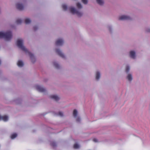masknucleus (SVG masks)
Wrapping results in <instances>:
<instances>
[{
  "label": "nucleus",
  "instance_id": "5701e85b",
  "mask_svg": "<svg viewBox=\"0 0 150 150\" xmlns=\"http://www.w3.org/2000/svg\"><path fill=\"white\" fill-rule=\"evenodd\" d=\"M62 8L64 11H66L67 9V6L66 5L63 4L62 5Z\"/></svg>",
  "mask_w": 150,
  "mask_h": 150
},
{
  "label": "nucleus",
  "instance_id": "c756f323",
  "mask_svg": "<svg viewBox=\"0 0 150 150\" xmlns=\"http://www.w3.org/2000/svg\"><path fill=\"white\" fill-rule=\"evenodd\" d=\"M80 118H77V119H76V121L77 122H79L80 121Z\"/></svg>",
  "mask_w": 150,
  "mask_h": 150
},
{
  "label": "nucleus",
  "instance_id": "4be33fe9",
  "mask_svg": "<svg viewBox=\"0 0 150 150\" xmlns=\"http://www.w3.org/2000/svg\"><path fill=\"white\" fill-rule=\"evenodd\" d=\"M79 145L77 144H74V148L75 149H78L79 148Z\"/></svg>",
  "mask_w": 150,
  "mask_h": 150
},
{
  "label": "nucleus",
  "instance_id": "b1692460",
  "mask_svg": "<svg viewBox=\"0 0 150 150\" xmlns=\"http://www.w3.org/2000/svg\"><path fill=\"white\" fill-rule=\"evenodd\" d=\"M129 67L128 66H127L126 68V70H125L126 72L127 73H128L129 72Z\"/></svg>",
  "mask_w": 150,
  "mask_h": 150
},
{
  "label": "nucleus",
  "instance_id": "6ab92c4d",
  "mask_svg": "<svg viewBox=\"0 0 150 150\" xmlns=\"http://www.w3.org/2000/svg\"><path fill=\"white\" fill-rule=\"evenodd\" d=\"M22 20L20 19H17L16 21V23L18 24H20L22 23Z\"/></svg>",
  "mask_w": 150,
  "mask_h": 150
},
{
  "label": "nucleus",
  "instance_id": "a878e982",
  "mask_svg": "<svg viewBox=\"0 0 150 150\" xmlns=\"http://www.w3.org/2000/svg\"><path fill=\"white\" fill-rule=\"evenodd\" d=\"M58 115L62 117L63 116V113L62 112H59Z\"/></svg>",
  "mask_w": 150,
  "mask_h": 150
},
{
  "label": "nucleus",
  "instance_id": "0eeeda50",
  "mask_svg": "<svg viewBox=\"0 0 150 150\" xmlns=\"http://www.w3.org/2000/svg\"><path fill=\"white\" fill-rule=\"evenodd\" d=\"M56 52L57 54L62 58H64V54L59 49H56Z\"/></svg>",
  "mask_w": 150,
  "mask_h": 150
},
{
  "label": "nucleus",
  "instance_id": "f03ea898",
  "mask_svg": "<svg viewBox=\"0 0 150 150\" xmlns=\"http://www.w3.org/2000/svg\"><path fill=\"white\" fill-rule=\"evenodd\" d=\"M11 32L8 31L5 33L0 32V38H4L6 40L9 41L12 38Z\"/></svg>",
  "mask_w": 150,
  "mask_h": 150
},
{
  "label": "nucleus",
  "instance_id": "c85d7f7f",
  "mask_svg": "<svg viewBox=\"0 0 150 150\" xmlns=\"http://www.w3.org/2000/svg\"><path fill=\"white\" fill-rule=\"evenodd\" d=\"M93 140L95 142H98L97 139L96 138L94 139Z\"/></svg>",
  "mask_w": 150,
  "mask_h": 150
},
{
  "label": "nucleus",
  "instance_id": "dca6fc26",
  "mask_svg": "<svg viewBox=\"0 0 150 150\" xmlns=\"http://www.w3.org/2000/svg\"><path fill=\"white\" fill-rule=\"evenodd\" d=\"M127 79L129 81H131L132 79V75L130 74H128L127 76Z\"/></svg>",
  "mask_w": 150,
  "mask_h": 150
},
{
  "label": "nucleus",
  "instance_id": "a211bd4d",
  "mask_svg": "<svg viewBox=\"0 0 150 150\" xmlns=\"http://www.w3.org/2000/svg\"><path fill=\"white\" fill-rule=\"evenodd\" d=\"M17 136L16 134L14 133L12 134L11 136V139H13L16 137Z\"/></svg>",
  "mask_w": 150,
  "mask_h": 150
},
{
  "label": "nucleus",
  "instance_id": "393cba45",
  "mask_svg": "<svg viewBox=\"0 0 150 150\" xmlns=\"http://www.w3.org/2000/svg\"><path fill=\"white\" fill-rule=\"evenodd\" d=\"M81 1L82 2L85 4H86L88 3L87 0H81Z\"/></svg>",
  "mask_w": 150,
  "mask_h": 150
},
{
  "label": "nucleus",
  "instance_id": "412c9836",
  "mask_svg": "<svg viewBox=\"0 0 150 150\" xmlns=\"http://www.w3.org/2000/svg\"><path fill=\"white\" fill-rule=\"evenodd\" d=\"M76 6L77 7L79 8H81L82 7L81 4L79 3H78L76 4Z\"/></svg>",
  "mask_w": 150,
  "mask_h": 150
},
{
  "label": "nucleus",
  "instance_id": "7c9ffc66",
  "mask_svg": "<svg viewBox=\"0 0 150 150\" xmlns=\"http://www.w3.org/2000/svg\"><path fill=\"white\" fill-rule=\"evenodd\" d=\"M2 116L0 115V120H1Z\"/></svg>",
  "mask_w": 150,
  "mask_h": 150
},
{
  "label": "nucleus",
  "instance_id": "423d86ee",
  "mask_svg": "<svg viewBox=\"0 0 150 150\" xmlns=\"http://www.w3.org/2000/svg\"><path fill=\"white\" fill-rule=\"evenodd\" d=\"M64 42L63 40L62 39H59L56 42L55 44L57 45H61Z\"/></svg>",
  "mask_w": 150,
  "mask_h": 150
},
{
  "label": "nucleus",
  "instance_id": "f3484780",
  "mask_svg": "<svg viewBox=\"0 0 150 150\" xmlns=\"http://www.w3.org/2000/svg\"><path fill=\"white\" fill-rule=\"evenodd\" d=\"M54 65L56 68H59V65L56 62L53 63Z\"/></svg>",
  "mask_w": 150,
  "mask_h": 150
},
{
  "label": "nucleus",
  "instance_id": "6e6552de",
  "mask_svg": "<svg viewBox=\"0 0 150 150\" xmlns=\"http://www.w3.org/2000/svg\"><path fill=\"white\" fill-rule=\"evenodd\" d=\"M16 7L17 8L20 10H23L24 8L22 4L18 3L16 4Z\"/></svg>",
  "mask_w": 150,
  "mask_h": 150
},
{
  "label": "nucleus",
  "instance_id": "ddd939ff",
  "mask_svg": "<svg viewBox=\"0 0 150 150\" xmlns=\"http://www.w3.org/2000/svg\"><path fill=\"white\" fill-rule=\"evenodd\" d=\"M97 3L100 5H103L104 4V2L102 0H96Z\"/></svg>",
  "mask_w": 150,
  "mask_h": 150
},
{
  "label": "nucleus",
  "instance_id": "f257e3e1",
  "mask_svg": "<svg viewBox=\"0 0 150 150\" xmlns=\"http://www.w3.org/2000/svg\"><path fill=\"white\" fill-rule=\"evenodd\" d=\"M23 40L21 39H18L17 41V45L18 47L20 48L23 51L28 52L30 57V58L32 59V61L33 62H35V58L33 55L29 52L28 50L23 45Z\"/></svg>",
  "mask_w": 150,
  "mask_h": 150
},
{
  "label": "nucleus",
  "instance_id": "9d476101",
  "mask_svg": "<svg viewBox=\"0 0 150 150\" xmlns=\"http://www.w3.org/2000/svg\"><path fill=\"white\" fill-rule=\"evenodd\" d=\"M130 57L133 58L134 59L135 56V52L134 51H131L130 52Z\"/></svg>",
  "mask_w": 150,
  "mask_h": 150
},
{
  "label": "nucleus",
  "instance_id": "7ed1b4c3",
  "mask_svg": "<svg viewBox=\"0 0 150 150\" xmlns=\"http://www.w3.org/2000/svg\"><path fill=\"white\" fill-rule=\"evenodd\" d=\"M69 10L71 13L73 14H76L78 17H81L83 14L82 13L79 12L73 7H70L69 8Z\"/></svg>",
  "mask_w": 150,
  "mask_h": 150
},
{
  "label": "nucleus",
  "instance_id": "cd10ccee",
  "mask_svg": "<svg viewBox=\"0 0 150 150\" xmlns=\"http://www.w3.org/2000/svg\"><path fill=\"white\" fill-rule=\"evenodd\" d=\"M37 29H38V27L37 26H35L33 27V29L35 31Z\"/></svg>",
  "mask_w": 150,
  "mask_h": 150
},
{
  "label": "nucleus",
  "instance_id": "f8f14e48",
  "mask_svg": "<svg viewBox=\"0 0 150 150\" xmlns=\"http://www.w3.org/2000/svg\"><path fill=\"white\" fill-rule=\"evenodd\" d=\"M8 119V117L6 115H4L2 116L1 120H3L4 121H6Z\"/></svg>",
  "mask_w": 150,
  "mask_h": 150
},
{
  "label": "nucleus",
  "instance_id": "39448f33",
  "mask_svg": "<svg viewBox=\"0 0 150 150\" xmlns=\"http://www.w3.org/2000/svg\"><path fill=\"white\" fill-rule=\"evenodd\" d=\"M130 19L129 17L124 15L120 16L119 18V19L120 20H129Z\"/></svg>",
  "mask_w": 150,
  "mask_h": 150
},
{
  "label": "nucleus",
  "instance_id": "9b49d317",
  "mask_svg": "<svg viewBox=\"0 0 150 150\" xmlns=\"http://www.w3.org/2000/svg\"><path fill=\"white\" fill-rule=\"evenodd\" d=\"M24 65L23 62L19 60L18 61L17 63V65L19 67H22Z\"/></svg>",
  "mask_w": 150,
  "mask_h": 150
},
{
  "label": "nucleus",
  "instance_id": "4468645a",
  "mask_svg": "<svg viewBox=\"0 0 150 150\" xmlns=\"http://www.w3.org/2000/svg\"><path fill=\"white\" fill-rule=\"evenodd\" d=\"M31 22V21L29 18H27L25 20V23L26 24H28Z\"/></svg>",
  "mask_w": 150,
  "mask_h": 150
},
{
  "label": "nucleus",
  "instance_id": "1a4fd4ad",
  "mask_svg": "<svg viewBox=\"0 0 150 150\" xmlns=\"http://www.w3.org/2000/svg\"><path fill=\"white\" fill-rule=\"evenodd\" d=\"M50 98L51 99L54 100H55L56 101H57L59 99V97H58L57 96L55 95H52L50 96Z\"/></svg>",
  "mask_w": 150,
  "mask_h": 150
},
{
  "label": "nucleus",
  "instance_id": "20e7f679",
  "mask_svg": "<svg viewBox=\"0 0 150 150\" xmlns=\"http://www.w3.org/2000/svg\"><path fill=\"white\" fill-rule=\"evenodd\" d=\"M36 89L39 91L41 92H45L46 90L45 88H43L41 86L39 85H36L35 86Z\"/></svg>",
  "mask_w": 150,
  "mask_h": 150
},
{
  "label": "nucleus",
  "instance_id": "aec40b11",
  "mask_svg": "<svg viewBox=\"0 0 150 150\" xmlns=\"http://www.w3.org/2000/svg\"><path fill=\"white\" fill-rule=\"evenodd\" d=\"M77 112L76 110H74L73 111V115L74 117H76L77 115Z\"/></svg>",
  "mask_w": 150,
  "mask_h": 150
},
{
  "label": "nucleus",
  "instance_id": "bb28decb",
  "mask_svg": "<svg viewBox=\"0 0 150 150\" xmlns=\"http://www.w3.org/2000/svg\"><path fill=\"white\" fill-rule=\"evenodd\" d=\"M51 145L54 147L56 146V144L54 142H52L51 143Z\"/></svg>",
  "mask_w": 150,
  "mask_h": 150
},
{
  "label": "nucleus",
  "instance_id": "2f4dec72",
  "mask_svg": "<svg viewBox=\"0 0 150 150\" xmlns=\"http://www.w3.org/2000/svg\"><path fill=\"white\" fill-rule=\"evenodd\" d=\"M109 30H110V28H109Z\"/></svg>",
  "mask_w": 150,
  "mask_h": 150
},
{
  "label": "nucleus",
  "instance_id": "2eb2a0df",
  "mask_svg": "<svg viewBox=\"0 0 150 150\" xmlns=\"http://www.w3.org/2000/svg\"><path fill=\"white\" fill-rule=\"evenodd\" d=\"M100 73L99 72H97L96 73V79L97 80H98L100 78Z\"/></svg>",
  "mask_w": 150,
  "mask_h": 150
}]
</instances>
